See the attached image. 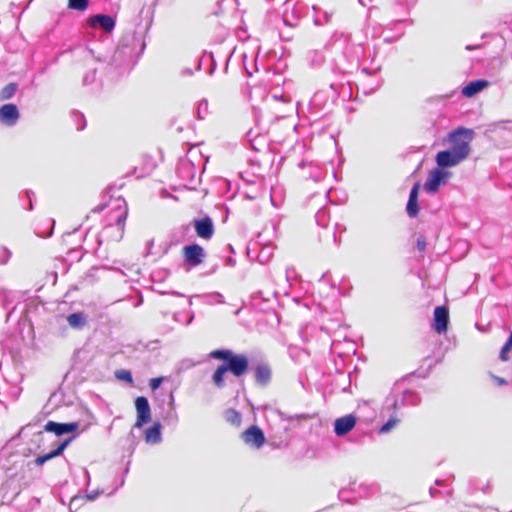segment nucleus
Returning <instances> with one entry per match:
<instances>
[{
	"mask_svg": "<svg viewBox=\"0 0 512 512\" xmlns=\"http://www.w3.org/2000/svg\"><path fill=\"white\" fill-rule=\"evenodd\" d=\"M161 440V424L154 423L145 431V441L147 443H158Z\"/></svg>",
	"mask_w": 512,
	"mask_h": 512,
	"instance_id": "nucleus-17",
	"label": "nucleus"
},
{
	"mask_svg": "<svg viewBox=\"0 0 512 512\" xmlns=\"http://www.w3.org/2000/svg\"><path fill=\"white\" fill-rule=\"evenodd\" d=\"M127 212H124L121 216L118 217L117 223L118 225H122L123 222L126 220Z\"/></svg>",
	"mask_w": 512,
	"mask_h": 512,
	"instance_id": "nucleus-29",
	"label": "nucleus"
},
{
	"mask_svg": "<svg viewBox=\"0 0 512 512\" xmlns=\"http://www.w3.org/2000/svg\"><path fill=\"white\" fill-rule=\"evenodd\" d=\"M67 322L72 328L80 329L86 325V316L83 312L72 313L67 317Z\"/></svg>",
	"mask_w": 512,
	"mask_h": 512,
	"instance_id": "nucleus-19",
	"label": "nucleus"
},
{
	"mask_svg": "<svg viewBox=\"0 0 512 512\" xmlns=\"http://www.w3.org/2000/svg\"><path fill=\"white\" fill-rule=\"evenodd\" d=\"M449 311L446 306H437L434 309L433 328L438 334L445 333L448 329Z\"/></svg>",
	"mask_w": 512,
	"mask_h": 512,
	"instance_id": "nucleus-8",
	"label": "nucleus"
},
{
	"mask_svg": "<svg viewBox=\"0 0 512 512\" xmlns=\"http://www.w3.org/2000/svg\"><path fill=\"white\" fill-rule=\"evenodd\" d=\"M357 418L353 414H347L339 417L334 422V432L337 436H344L349 433L356 425Z\"/></svg>",
	"mask_w": 512,
	"mask_h": 512,
	"instance_id": "nucleus-9",
	"label": "nucleus"
},
{
	"mask_svg": "<svg viewBox=\"0 0 512 512\" xmlns=\"http://www.w3.org/2000/svg\"><path fill=\"white\" fill-rule=\"evenodd\" d=\"M77 428H78V423H76V422L57 423L54 421H48L44 426L45 431L52 432V433L56 434L57 436L63 435L65 433L74 432L75 430H77Z\"/></svg>",
	"mask_w": 512,
	"mask_h": 512,
	"instance_id": "nucleus-13",
	"label": "nucleus"
},
{
	"mask_svg": "<svg viewBox=\"0 0 512 512\" xmlns=\"http://www.w3.org/2000/svg\"><path fill=\"white\" fill-rule=\"evenodd\" d=\"M212 359L222 361L212 375L215 387L221 389L225 386L224 376L230 372L234 377L240 378L249 370V360L245 354H237L230 349H215L209 353Z\"/></svg>",
	"mask_w": 512,
	"mask_h": 512,
	"instance_id": "nucleus-2",
	"label": "nucleus"
},
{
	"mask_svg": "<svg viewBox=\"0 0 512 512\" xmlns=\"http://www.w3.org/2000/svg\"><path fill=\"white\" fill-rule=\"evenodd\" d=\"M69 441H70V439L65 440L61 444H59V446L52 452L45 454V455L38 456L35 459V464L37 466H42L46 461L51 460V459L61 455L62 452L64 451V449L66 448V446L68 445Z\"/></svg>",
	"mask_w": 512,
	"mask_h": 512,
	"instance_id": "nucleus-16",
	"label": "nucleus"
},
{
	"mask_svg": "<svg viewBox=\"0 0 512 512\" xmlns=\"http://www.w3.org/2000/svg\"><path fill=\"white\" fill-rule=\"evenodd\" d=\"M87 23L90 27L99 25L104 31L111 32L115 27V20L105 14H98L88 18Z\"/></svg>",
	"mask_w": 512,
	"mask_h": 512,
	"instance_id": "nucleus-12",
	"label": "nucleus"
},
{
	"mask_svg": "<svg viewBox=\"0 0 512 512\" xmlns=\"http://www.w3.org/2000/svg\"><path fill=\"white\" fill-rule=\"evenodd\" d=\"M416 246L420 252H424L426 249V240L423 237H419L416 242Z\"/></svg>",
	"mask_w": 512,
	"mask_h": 512,
	"instance_id": "nucleus-27",
	"label": "nucleus"
},
{
	"mask_svg": "<svg viewBox=\"0 0 512 512\" xmlns=\"http://www.w3.org/2000/svg\"><path fill=\"white\" fill-rule=\"evenodd\" d=\"M88 4L89 0H68V7L77 11H85Z\"/></svg>",
	"mask_w": 512,
	"mask_h": 512,
	"instance_id": "nucleus-22",
	"label": "nucleus"
},
{
	"mask_svg": "<svg viewBox=\"0 0 512 512\" xmlns=\"http://www.w3.org/2000/svg\"><path fill=\"white\" fill-rule=\"evenodd\" d=\"M162 381H163L162 377L150 379L149 386H150L151 390H153V391L157 390L160 387Z\"/></svg>",
	"mask_w": 512,
	"mask_h": 512,
	"instance_id": "nucleus-26",
	"label": "nucleus"
},
{
	"mask_svg": "<svg viewBox=\"0 0 512 512\" xmlns=\"http://www.w3.org/2000/svg\"><path fill=\"white\" fill-rule=\"evenodd\" d=\"M255 378L260 385L268 384L271 379V369L267 365H258L255 369Z\"/></svg>",
	"mask_w": 512,
	"mask_h": 512,
	"instance_id": "nucleus-18",
	"label": "nucleus"
},
{
	"mask_svg": "<svg viewBox=\"0 0 512 512\" xmlns=\"http://www.w3.org/2000/svg\"><path fill=\"white\" fill-rule=\"evenodd\" d=\"M447 173L441 169H433L425 182V190L429 193H435L438 191L439 186L445 182Z\"/></svg>",
	"mask_w": 512,
	"mask_h": 512,
	"instance_id": "nucleus-10",
	"label": "nucleus"
},
{
	"mask_svg": "<svg viewBox=\"0 0 512 512\" xmlns=\"http://www.w3.org/2000/svg\"><path fill=\"white\" fill-rule=\"evenodd\" d=\"M284 23L288 24L286 17H284Z\"/></svg>",
	"mask_w": 512,
	"mask_h": 512,
	"instance_id": "nucleus-31",
	"label": "nucleus"
},
{
	"mask_svg": "<svg viewBox=\"0 0 512 512\" xmlns=\"http://www.w3.org/2000/svg\"><path fill=\"white\" fill-rule=\"evenodd\" d=\"M241 439L246 445L259 449L265 443L263 431L256 425H252L241 433Z\"/></svg>",
	"mask_w": 512,
	"mask_h": 512,
	"instance_id": "nucleus-4",
	"label": "nucleus"
},
{
	"mask_svg": "<svg viewBox=\"0 0 512 512\" xmlns=\"http://www.w3.org/2000/svg\"><path fill=\"white\" fill-rule=\"evenodd\" d=\"M157 164L153 157L143 154L136 159L133 173L137 178H144L152 174Z\"/></svg>",
	"mask_w": 512,
	"mask_h": 512,
	"instance_id": "nucleus-6",
	"label": "nucleus"
},
{
	"mask_svg": "<svg viewBox=\"0 0 512 512\" xmlns=\"http://www.w3.org/2000/svg\"><path fill=\"white\" fill-rule=\"evenodd\" d=\"M473 138L472 129L458 127L451 131L447 137L450 148L437 153L435 158L437 165L440 168H450L467 159L471 152Z\"/></svg>",
	"mask_w": 512,
	"mask_h": 512,
	"instance_id": "nucleus-1",
	"label": "nucleus"
},
{
	"mask_svg": "<svg viewBox=\"0 0 512 512\" xmlns=\"http://www.w3.org/2000/svg\"><path fill=\"white\" fill-rule=\"evenodd\" d=\"M196 235L204 240H210L214 235V225L209 216L193 220Z\"/></svg>",
	"mask_w": 512,
	"mask_h": 512,
	"instance_id": "nucleus-7",
	"label": "nucleus"
},
{
	"mask_svg": "<svg viewBox=\"0 0 512 512\" xmlns=\"http://www.w3.org/2000/svg\"><path fill=\"white\" fill-rule=\"evenodd\" d=\"M225 419L232 425L239 427L241 425V415L235 409H228L225 412Z\"/></svg>",
	"mask_w": 512,
	"mask_h": 512,
	"instance_id": "nucleus-21",
	"label": "nucleus"
},
{
	"mask_svg": "<svg viewBox=\"0 0 512 512\" xmlns=\"http://www.w3.org/2000/svg\"><path fill=\"white\" fill-rule=\"evenodd\" d=\"M135 408L137 412V419L134 427L141 428L151 421V410L147 398L144 396H138L135 399Z\"/></svg>",
	"mask_w": 512,
	"mask_h": 512,
	"instance_id": "nucleus-5",
	"label": "nucleus"
},
{
	"mask_svg": "<svg viewBox=\"0 0 512 512\" xmlns=\"http://www.w3.org/2000/svg\"><path fill=\"white\" fill-rule=\"evenodd\" d=\"M19 119V111L15 104L9 103L0 107V121L13 126Z\"/></svg>",
	"mask_w": 512,
	"mask_h": 512,
	"instance_id": "nucleus-11",
	"label": "nucleus"
},
{
	"mask_svg": "<svg viewBox=\"0 0 512 512\" xmlns=\"http://www.w3.org/2000/svg\"><path fill=\"white\" fill-rule=\"evenodd\" d=\"M507 341H508L510 344H512V332L510 333V336H509V338H508V340H507Z\"/></svg>",
	"mask_w": 512,
	"mask_h": 512,
	"instance_id": "nucleus-30",
	"label": "nucleus"
},
{
	"mask_svg": "<svg viewBox=\"0 0 512 512\" xmlns=\"http://www.w3.org/2000/svg\"><path fill=\"white\" fill-rule=\"evenodd\" d=\"M182 256L188 265L197 267L203 263L205 252L200 245L191 244L182 248Z\"/></svg>",
	"mask_w": 512,
	"mask_h": 512,
	"instance_id": "nucleus-3",
	"label": "nucleus"
},
{
	"mask_svg": "<svg viewBox=\"0 0 512 512\" xmlns=\"http://www.w3.org/2000/svg\"><path fill=\"white\" fill-rule=\"evenodd\" d=\"M493 378L498 385H505L507 383L506 380L501 377L493 376Z\"/></svg>",
	"mask_w": 512,
	"mask_h": 512,
	"instance_id": "nucleus-28",
	"label": "nucleus"
},
{
	"mask_svg": "<svg viewBox=\"0 0 512 512\" xmlns=\"http://www.w3.org/2000/svg\"><path fill=\"white\" fill-rule=\"evenodd\" d=\"M115 376L117 379L123 380L129 384L133 383V378H132L131 372L128 370H124V369L118 370V371H116Z\"/></svg>",
	"mask_w": 512,
	"mask_h": 512,
	"instance_id": "nucleus-23",
	"label": "nucleus"
},
{
	"mask_svg": "<svg viewBox=\"0 0 512 512\" xmlns=\"http://www.w3.org/2000/svg\"><path fill=\"white\" fill-rule=\"evenodd\" d=\"M17 90L16 83H9L0 90V101L8 100L14 96Z\"/></svg>",
	"mask_w": 512,
	"mask_h": 512,
	"instance_id": "nucleus-20",
	"label": "nucleus"
},
{
	"mask_svg": "<svg viewBox=\"0 0 512 512\" xmlns=\"http://www.w3.org/2000/svg\"><path fill=\"white\" fill-rule=\"evenodd\" d=\"M512 349V344H510L508 341H506V343L503 345L502 349H501V352H500V359L502 361H508V353L511 351Z\"/></svg>",
	"mask_w": 512,
	"mask_h": 512,
	"instance_id": "nucleus-25",
	"label": "nucleus"
},
{
	"mask_svg": "<svg viewBox=\"0 0 512 512\" xmlns=\"http://www.w3.org/2000/svg\"><path fill=\"white\" fill-rule=\"evenodd\" d=\"M399 423V419L397 417L390 418L381 428L380 433H388L391 429H393Z\"/></svg>",
	"mask_w": 512,
	"mask_h": 512,
	"instance_id": "nucleus-24",
	"label": "nucleus"
},
{
	"mask_svg": "<svg viewBox=\"0 0 512 512\" xmlns=\"http://www.w3.org/2000/svg\"><path fill=\"white\" fill-rule=\"evenodd\" d=\"M488 85V82L485 80H476L467 84L462 89V94L465 97H472L483 90Z\"/></svg>",
	"mask_w": 512,
	"mask_h": 512,
	"instance_id": "nucleus-15",
	"label": "nucleus"
},
{
	"mask_svg": "<svg viewBox=\"0 0 512 512\" xmlns=\"http://www.w3.org/2000/svg\"><path fill=\"white\" fill-rule=\"evenodd\" d=\"M420 185L419 183H416L409 194V199L406 206L407 214L414 218L419 213V205H418V193H419Z\"/></svg>",
	"mask_w": 512,
	"mask_h": 512,
	"instance_id": "nucleus-14",
	"label": "nucleus"
}]
</instances>
